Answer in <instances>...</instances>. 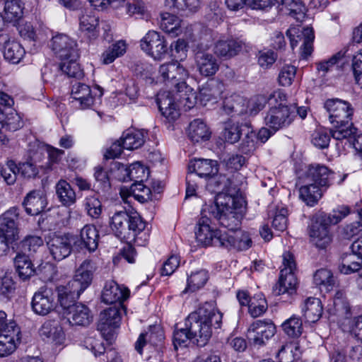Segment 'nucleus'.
Segmentation results:
<instances>
[{
  "instance_id": "338daca9",
  "label": "nucleus",
  "mask_w": 362,
  "mask_h": 362,
  "mask_svg": "<svg viewBox=\"0 0 362 362\" xmlns=\"http://www.w3.org/2000/svg\"><path fill=\"white\" fill-rule=\"evenodd\" d=\"M356 132L352 134L348 140H343V146L344 149L341 151L337 149L339 154L344 153L346 147L353 146L354 149L358 152L360 157L362 158V134L355 136Z\"/></svg>"
},
{
  "instance_id": "6e6552de",
  "label": "nucleus",
  "mask_w": 362,
  "mask_h": 362,
  "mask_svg": "<svg viewBox=\"0 0 362 362\" xmlns=\"http://www.w3.org/2000/svg\"><path fill=\"white\" fill-rule=\"evenodd\" d=\"M296 117V105H272L264 118L265 124L274 131L289 126Z\"/></svg>"
},
{
  "instance_id": "6ab92c4d",
  "label": "nucleus",
  "mask_w": 362,
  "mask_h": 362,
  "mask_svg": "<svg viewBox=\"0 0 362 362\" xmlns=\"http://www.w3.org/2000/svg\"><path fill=\"white\" fill-rule=\"evenodd\" d=\"M71 99L72 106L81 110L90 108L94 103L90 86L80 82L72 85Z\"/></svg>"
},
{
  "instance_id": "4468645a",
  "label": "nucleus",
  "mask_w": 362,
  "mask_h": 362,
  "mask_svg": "<svg viewBox=\"0 0 362 362\" xmlns=\"http://www.w3.org/2000/svg\"><path fill=\"white\" fill-rule=\"evenodd\" d=\"M276 332V327L271 322L256 320L247 329V337L256 346H264Z\"/></svg>"
},
{
  "instance_id": "c9c22d12",
  "label": "nucleus",
  "mask_w": 362,
  "mask_h": 362,
  "mask_svg": "<svg viewBox=\"0 0 362 362\" xmlns=\"http://www.w3.org/2000/svg\"><path fill=\"white\" fill-rule=\"evenodd\" d=\"M160 28L173 36H177L182 32L180 20L169 13H164L161 15Z\"/></svg>"
},
{
  "instance_id": "4d7b16f0",
  "label": "nucleus",
  "mask_w": 362,
  "mask_h": 362,
  "mask_svg": "<svg viewBox=\"0 0 362 362\" xmlns=\"http://www.w3.org/2000/svg\"><path fill=\"white\" fill-rule=\"evenodd\" d=\"M297 351H298V346L296 344L282 346L277 354L278 362H293L296 358H298L296 353Z\"/></svg>"
},
{
  "instance_id": "412c9836",
  "label": "nucleus",
  "mask_w": 362,
  "mask_h": 362,
  "mask_svg": "<svg viewBox=\"0 0 362 362\" xmlns=\"http://www.w3.org/2000/svg\"><path fill=\"white\" fill-rule=\"evenodd\" d=\"M310 236L311 241L319 248H325L331 242L329 225L322 221L320 215L315 218L311 226Z\"/></svg>"
},
{
  "instance_id": "680f3d73",
  "label": "nucleus",
  "mask_w": 362,
  "mask_h": 362,
  "mask_svg": "<svg viewBox=\"0 0 362 362\" xmlns=\"http://www.w3.org/2000/svg\"><path fill=\"white\" fill-rule=\"evenodd\" d=\"M256 133L253 131L248 132L240 145V150L243 153L248 154L254 151L258 146Z\"/></svg>"
},
{
  "instance_id": "79ce46f5",
  "label": "nucleus",
  "mask_w": 362,
  "mask_h": 362,
  "mask_svg": "<svg viewBox=\"0 0 362 362\" xmlns=\"http://www.w3.org/2000/svg\"><path fill=\"white\" fill-rule=\"evenodd\" d=\"M297 284L298 279L295 272H287V274H284L282 272H280L277 293L279 295L286 293L292 294L296 291Z\"/></svg>"
},
{
  "instance_id": "72a5a7b5",
  "label": "nucleus",
  "mask_w": 362,
  "mask_h": 362,
  "mask_svg": "<svg viewBox=\"0 0 362 362\" xmlns=\"http://www.w3.org/2000/svg\"><path fill=\"white\" fill-rule=\"evenodd\" d=\"M80 241L81 246L90 252L95 251L98 247V233L93 225L87 224L83 227L80 232Z\"/></svg>"
},
{
  "instance_id": "e2e57ef3",
  "label": "nucleus",
  "mask_w": 362,
  "mask_h": 362,
  "mask_svg": "<svg viewBox=\"0 0 362 362\" xmlns=\"http://www.w3.org/2000/svg\"><path fill=\"white\" fill-rule=\"evenodd\" d=\"M128 177L130 180H142L144 177H147L148 172L146 168L139 162H136L130 165L126 169Z\"/></svg>"
},
{
  "instance_id": "a19ab883",
  "label": "nucleus",
  "mask_w": 362,
  "mask_h": 362,
  "mask_svg": "<svg viewBox=\"0 0 362 362\" xmlns=\"http://www.w3.org/2000/svg\"><path fill=\"white\" fill-rule=\"evenodd\" d=\"M16 270L23 279H27L35 273L33 264L28 256L25 253L18 254L14 259Z\"/></svg>"
},
{
  "instance_id": "49530a36",
  "label": "nucleus",
  "mask_w": 362,
  "mask_h": 362,
  "mask_svg": "<svg viewBox=\"0 0 362 362\" xmlns=\"http://www.w3.org/2000/svg\"><path fill=\"white\" fill-rule=\"evenodd\" d=\"M313 282L320 290L328 291L332 289L334 284L333 275L328 269H319L313 276Z\"/></svg>"
},
{
  "instance_id": "58836bf2",
  "label": "nucleus",
  "mask_w": 362,
  "mask_h": 362,
  "mask_svg": "<svg viewBox=\"0 0 362 362\" xmlns=\"http://www.w3.org/2000/svg\"><path fill=\"white\" fill-rule=\"evenodd\" d=\"M127 51V44L124 40H119L109 47L102 54L101 62L104 64L113 62L117 58L122 57Z\"/></svg>"
},
{
  "instance_id": "7ed1b4c3",
  "label": "nucleus",
  "mask_w": 362,
  "mask_h": 362,
  "mask_svg": "<svg viewBox=\"0 0 362 362\" xmlns=\"http://www.w3.org/2000/svg\"><path fill=\"white\" fill-rule=\"evenodd\" d=\"M222 313L212 303H206L190 313L185 320V327L176 329L173 334L175 349L186 346L189 341L204 346L212 335V329L220 328Z\"/></svg>"
},
{
  "instance_id": "c85d7f7f",
  "label": "nucleus",
  "mask_w": 362,
  "mask_h": 362,
  "mask_svg": "<svg viewBox=\"0 0 362 362\" xmlns=\"http://www.w3.org/2000/svg\"><path fill=\"white\" fill-rule=\"evenodd\" d=\"M98 17L90 12L83 14L79 18V28L88 38L95 39L99 35Z\"/></svg>"
},
{
  "instance_id": "dca6fc26",
  "label": "nucleus",
  "mask_w": 362,
  "mask_h": 362,
  "mask_svg": "<svg viewBox=\"0 0 362 362\" xmlns=\"http://www.w3.org/2000/svg\"><path fill=\"white\" fill-rule=\"evenodd\" d=\"M51 47L60 59L78 57L76 42L66 35L58 34L54 36L51 41Z\"/></svg>"
},
{
  "instance_id": "bb28decb",
  "label": "nucleus",
  "mask_w": 362,
  "mask_h": 362,
  "mask_svg": "<svg viewBox=\"0 0 362 362\" xmlns=\"http://www.w3.org/2000/svg\"><path fill=\"white\" fill-rule=\"evenodd\" d=\"M23 204L28 214L35 216L45 209L47 206V199L43 192L33 190L27 194Z\"/></svg>"
},
{
  "instance_id": "9d476101",
  "label": "nucleus",
  "mask_w": 362,
  "mask_h": 362,
  "mask_svg": "<svg viewBox=\"0 0 362 362\" xmlns=\"http://www.w3.org/2000/svg\"><path fill=\"white\" fill-rule=\"evenodd\" d=\"M286 35L290 40L292 49L297 46L298 42H303L300 46L302 57L306 58L311 54L313 42L315 39L314 31L312 28L291 27L287 30Z\"/></svg>"
},
{
  "instance_id": "1a4fd4ad",
  "label": "nucleus",
  "mask_w": 362,
  "mask_h": 362,
  "mask_svg": "<svg viewBox=\"0 0 362 362\" xmlns=\"http://www.w3.org/2000/svg\"><path fill=\"white\" fill-rule=\"evenodd\" d=\"M21 329L14 321L0 323V357L11 354L21 340Z\"/></svg>"
},
{
  "instance_id": "f3484780",
  "label": "nucleus",
  "mask_w": 362,
  "mask_h": 362,
  "mask_svg": "<svg viewBox=\"0 0 362 362\" xmlns=\"http://www.w3.org/2000/svg\"><path fill=\"white\" fill-rule=\"evenodd\" d=\"M198 47L199 50L195 53L194 59L199 74L204 76L214 75L219 68L216 58L212 54L204 51L209 47L208 45L201 42Z\"/></svg>"
},
{
  "instance_id": "37998d69",
  "label": "nucleus",
  "mask_w": 362,
  "mask_h": 362,
  "mask_svg": "<svg viewBox=\"0 0 362 362\" xmlns=\"http://www.w3.org/2000/svg\"><path fill=\"white\" fill-rule=\"evenodd\" d=\"M245 102L243 97L235 94L232 95L224 100L223 110L227 115L233 112L242 114L245 111Z\"/></svg>"
},
{
  "instance_id": "4c0bfd02",
  "label": "nucleus",
  "mask_w": 362,
  "mask_h": 362,
  "mask_svg": "<svg viewBox=\"0 0 362 362\" xmlns=\"http://www.w3.org/2000/svg\"><path fill=\"white\" fill-rule=\"evenodd\" d=\"M209 279V274L205 269H199L191 272L187 277V284L184 293L190 291L194 292L202 288Z\"/></svg>"
},
{
  "instance_id": "393cba45",
  "label": "nucleus",
  "mask_w": 362,
  "mask_h": 362,
  "mask_svg": "<svg viewBox=\"0 0 362 362\" xmlns=\"http://www.w3.org/2000/svg\"><path fill=\"white\" fill-rule=\"evenodd\" d=\"M244 43L238 39L223 37L217 40L214 45V52L216 55L229 59L240 52Z\"/></svg>"
},
{
  "instance_id": "3c124183",
  "label": "nucleus",
  "mask_w": 362,
  "mask_h": 362,
  "mask_svg": "<svg viewBox=\"0 0 362 362\" xmlns=\"http://www.w3.org/2000/svg\"><path fill=\"white\" fill-rule=\"evenodd\" d=\"M165 6L177 10L196 12L200 7V0H165Z\"/></svg>"
},
{
  "instance_id": "4be33fe9",
  "label": "nucleus",
  "mask_w": 362,
  "mask_h": 362,
  "mask_svg": "<svg viewBox=\"0 0 362 362\" xmlns=\"http://www.w3.org/2000/svg\"><path fill=\"white\" fill-rule=\"evenodd\" d=\"M49 253L54 259L61 261L71 252V240L67 235L54 236L47 242Z\"/></svg>"
},
{
  "instance_id": "a211bd4d",
  "label": "nucleus",
  "mask_w": 362,
  "mask_h": 362,
  "mask_svg": "<svg viewBox=\"0 0 362 362\" xmlns=\"http://www.w3.org/2000/svg\"><path fill=\"white\" fill-rule=\"evenodd\" d=\"M18 210L11 208L0 216V234L5 235L8 240L16 241L18 239Z\"/></svg>"
},
{
  "instance_id": "5fc2aeb1",
  "label": "nucleus",
  "mask_w": 362,
  "mask_h": 362,
  "mask_svg": "<svg viewBox=\"0 0 362 362\" xmlns=\"http://www.w3.org/2000/svg\"><path fill=\"white\" fill-rule=\"evenodd\" d=\"M18 169L17 165L13 160H8L0 168L1 176L9 185H13L16 180Z\"/></svg>"
},
{
  "instance_id": "5701e85b",
  "label": "nucleus",
  "mask_w": 362,
  "mask_h": 362,
  "mask_svg": "<svg viewBox=\"0 0 362 362\" xmlns=\"http://www.w3.org/2000/svg\"><path fill=\"white\" fill-rule=\"evenodd\" d=\"M129 296V291L127 288L118 285L114 281H106L103 292L102 300L107 304L120 303Z\"/></svg>"
},
{
  "instance_id": "2f4dec72",
  "label": "nucleus",
  "mask_w": 362,
  "mask_h": 362,
  "mask_svg": "<svg viewBox=\"0 0 362 362\" xmlns=\"http://www.w3.org/2000/svg\"><path fill=\"white\" fill-rule=\"evenodd\" d=\"M56 194L62 205L69 206L76 200L74 190L65 180H60L55 186Z\"/></svg>"
},
{
  "instance_id": "8fccbe9b",
  "label": "nucleus",
  "mask_w": 362,
  "mask_h": 362,
  "mask_svg": "<svg viewBox=\"0 0 362 362\" xmlns=\"http://www.w3.org/2000/svg\"><path fill=\"white\" fill-rule=\"evenodd\" d=\"M282 329L290 337L298 338L303 333V324L300 318L292 316L283 322Z\"/></svg>"
},
{
  "instance_id": "e433bc0d",
  "label": "nucleus",
  "mask_w": 362,
  "mask_h": 362,
  "mask_svg": "<svg viewBox=\"0 0 362 362\" xmlns=\"http://www.w3.org/2000/svg\"><path fill=\"white\" fill-rule=\"evenodd\" d=\"M162 339L161 334L158 335L151 330L141 333L135 342V349L139 354H141L144 348L150 349L152 346H156L158 341H161Z\"/></svg>"
},
{
  "instance_id": "39448f33",
  "label": "nucleus",
  "mask_w": 362,
  "mask_h": 362,
  "mask_svg": "<svg viewBox=\"0 0 362 362\" xmlns=\"http://www.w3.org/2000/svg\"><path fill=\"white\" fill-rule=\"evenodd\" d=\"M110 225L115 235L122 240L141 245L147 240L148 234L144 232L145 222L137 214L117 211L111 217Z\"/></svg>"
},
{
  "instance_id": "2eb2a0df",
  "label": "nucleus",
  "mask_w": 362,
  "mask_h": 362,
  "mask_svg": "<svg viewBox=\"0 0 362 362\" xmlns=\"http://www.w3.org/2000/svg\"><path fill=\"white\" fill-rule=\"evenodd\" d=\"M55 297L50 288H41L33 297L31 306L33 311L41 316L49 314L55 308Z\"/></svg>"
},
{
  "instance_id": "f704fd0d",
  "label": "nucleus",
  "mask_w": 362,
  "mask_h": 362,
  "mask_svg": "<svg viewBox=\"0 0 362 362\" xmlns=\"http://www.w3.org/2000/svg\"><path fill=\"white\" fill-rule=\"evenodd\" d=\"M323 189L313 183H305L300 189V199L309 206H314L322 197Z\"/></svg>"
},
{
  "instance_id": "bf43d9fd",
  "label": "nucleus",
  "mask_w": 362,
  "mask_h": 362,
  "mask_svg": "<svg viewBox=\"0 0 362 362\" xmlns=\"http://www.w3.org/2000/svg\"><path fill=\"white\" fill-rule=\"evenodd\" d=\"M223 136L226 141L230 144H234L239 141L240 138V130L238 123L229 121L226 123Z\"/></svg>"
},
{
  "instance_id": "f257e3e1",
  "label": "nucleus",
  "mask_w": 362,
  "mask_h": 362,
  "mask_svg": "<svg viewBox=\"0 0 362 362\" xmlns=\"http://www.w3.org/2000/svg\"><path fill=\"white\" fill-rule=\"evenodd\" d=\"M243 199L237 188H229L219 192L215 199L211 212L219 223L228 228L226 232L222 247L237 250H246L252 246V240L247 232L235 230L243 218L241 208Z\"/></svg>"
},
{
  "instance_id": "a878e982",
  "label": "nucleus",
  "mask_w": 362,
  "mask_h": 362,
  "mask_svg": "<svg viewBox=\"0 0 362 362\" xmlns=\"http://www.w3.org/2000/svg\"><path fill=\"white\" fill-rule=\"evenodd\" d=\"M189 173L199 177H210L218 173L216 161L211 159H194L188 165Z\"/></svg>"
},
{
  "instance_id": "f03ea898",
  "label": "nucleus",
  "mask_w": 362,
  "mask_h": 362,
  "mask_svg": "<svg viewBox=\"0 0 362 362\" xmlns=\"http://www.w3.org/2000/svg\"><path fill=\"white\" fill-rule=\"evenodd\" d=\"M158 73L163 81H175L176 93L161 90L157 95V103L162 115L169 121H175L180 117V105L185 110L195 105L197 95L192 88L187 85L185 80L188 77V71L177 61L165 63L160 66Z\"/></svg>"
},
{
  "instance_id": "69168bd1",
  "label": "nucleus",
  "mask_w": 362,
  "mask_h": 362,
  "mask_svg": "<svg viewBox=\"0 0 362 362\" xmlns=\"http://www.w3.org/2000/svg\"><path fill=\"white\" fill-rule=\"evenodd\" d=\"M15 290V283L9 274L0 278V296L8 298Z\"/></svg>"
},
{
  "instance_id": "ddd939ff",
  "label": "nucleus",
  "mask_w": 362,
  "mask_h": 362,
  "mask_svg": "<svg viewBox=\"0 0 362 362\" xmlns=\"http://www.w3.org/2000/svg\"><path fill=\"white\" fill-rule=\"evenodd\" d=\"M140 47L143 51L153 59L160 60L167 53V43L159 33L150 30L140 41Z\"/></svg>"
},
{
  "instance_id": "7c9ffc66",
  "label": "nucleus",
  "mask_w": 362,
  "mask_h": 362,
  "mask_svg": "<svg viewBox=\"0 0 362 362\" xmlns=\"http://www.w3.org/2000/svg\"><path fill=\"white\" fill-rule=\"evenodd\" d=\"M210 134L207 125L202 119H194L189 124L188 136L192 142L206 141L209 139Z\"/></svg>"
},
{
  "instance_id": "ea45409f",
  "label": "nucleus",
  "mask_w": 362,
  "mask_h": 362,
  "mask_svg": "<svg viewBox=\"0 0 362 362\" xmlns=\"http://www.w3.org/2000/svg\"><path fill=\"white\" fill-rule=\"evenodd\" d=\"M23 8L21 0H6L4 18L8 22H16L22 17Z\"/></svg>"
},
{
  "instance_id": "20e7f679",
  "label": "nucleus",
  "mask_w": 362,
  "mask_h": 362,
  "mask_svg": "<svg viewBox=\"0 0 362 362\" xmlns=\"http://www.w3.org/2000/svg\"><path fill=\"white\" fill-rule=\"evenodd\" d=\"M324 107L332 125L330 134L337 141L336 148L340 152L343 151V140H348L355 133L352 124L354 107L348 101L339 98L327 99L324 103Z\"/></svg>"
},
{
  "instance_id": "09e8293b",
  "label": "nucleus",
  "mask_w": 362,
  "mask_h": 362,
  "mask_svg": "<svg viewBox=\"0 0 362 362\" xmlns=\"http://www.w3.org/2000/svg\"><path fill=\"white\" fill-rule=\"evenodd\" d=\"M83 206L88 216L93 218H98L102 214L103 206L101 202L95 195L87 196L84 198Z\"/></svg>"
},
{
  "instance_id": "aec40b11",
  "label": "nucleus",
  "mask_w": 362,
  "mask_h": 362,
  "mask_svg": "<svg viewBox=\"0 0 362 362\" xmlns=\"http://www.w3.org/2000/svg\"><path fill=\"white\" fill-rule=\"evenodd\" d=\"M0 45L3 46L5 59L12 64H18L25 54L22 45L18 42L11 39L7 34L0 35Z\"/></svg>"
},
{
  "instance_id": "774afa93",
  "label": "nucleus",
  "mask_w": 362,
  "mask_h": 362,
  "mask_svg": "<svg viewBox=\"0 0 362 362\" xmlns=\"http://www.w3.org/2000/svg\"><path fill=\"white\" fill-rule=\"evenodd\" d=\"M352 68L356 83L362 88V52H358L354 57Z\"/></svg>"
},
{
  "instance_id": "0e129e2a",
  "label": "nucleus",
  "mask_w": 362,
  "mask_h": 362,
  "mask_svg": "<svg viewBox=\"0 0 362 362\" xmlns=\"http://www.w3.org/2000/svg\"><path fill=\"white\" fill-rule=\"evenodd\" d=\"M83 346L90 350L95 356L105 352V346L100 339L93 337H86L83 341Z\"/></svg>"
},
{
  "instance_id": "603ef678",
  "label": "nucleus",
  "mask_w": 362,
  "mask_h": 362,
  "mask_svg": "<svg viewBox=\"0 0 362 362\" xmlns=\"http://www.w3.org/2000/svg\"><path fill=\"white\" fill-rule=\"evenodd\" d=\"M297 68L291 64L284 65L279 70V84L281 86H290L296 78Z\"/></svg>"
},
{
  "instance_id": "6e6d98bb",
  "label": "nucleus",
  "mask_w": 362,
  "mask_h": 362,
  "mask_svg": "<svg viewBox=\"0 0 362 362\" xmlns=\"http://www.w3.org/2000/svg\"><path fill=\"white\" fill-rule=\"evenodd\" d=\"M42 238L37 235H28L21 242V248L25 253L31 255L43 245Z\"/></svg>"
},
{
  "instance_id": "473e14b6",
  "label": "nucleus",
  "mask_w": 362,
  "mask_h": 362,
  "mask_svg": "<svg viewBox=\"0 0 362 362\" xmlns=\"http://www.w3.org/2000/svg\"><path fill=\"white\" fill-rule=\"evenodd\" d=\"M123 148L127 150H134L141 147L145 142V132L144 130H127L121 137Z\"/></svg>"
},
{
  "instance_id": "de8ad7c7",
  "label": "nucleus",
  "mask_w": 362,
  "mask_h": 362,
  "mask_svg": "<svg viewBox=\"0 0 362 362\" xmlns=\"http://www.w3.org/2000/svg\"><path fill=\"white\" fill-rule=\"evenodd\" d=\"M78 57H69L68 59H61L59 64L61 74H64L69 77L80 78L83 76L82 70L77 63Z\"/></svg>"
},
{
  "instance_id": "c03bdc74",
  "label": "nucleus",
  "mask_w": 362,
  "mask_h": 362,
  "mask_svg": "<svg viewBox=\"0 0 362 362\" xmlns=\"http://www.w3.org/2000/svg\"><path fill=\"white\" fill-rule=\"evenodd\" d=\"M4 116L0 120V126L10 131L15 132L23 127V121L21 116L13 110L4 112L1 110Z\"/></svg>"
},
{
  "instance_id": "052dcab7",
  "label": "nucleus",
  "mask_w": 362,
  "mask_h": 362,
  "mask_svg": "<svg viewBox=\"0 0 362 362\" xmlns=\"http://www.w3.org/2000/svg\"><path fill=\"white\" fill-rule=\"evenodd\" d=\"M120 6L129 16L141 14L144 11L143 4L137 0H122Z\"/></svg>"
},
{
  "instance_id": "b1692460",
  "label": "nucleus",
  "mask_w": 362,
  "mask_h": 362,
  "mask_svg": "<svg viewBox=\"0 0 362 362\" xmlns=\"http://www.w3.org/2000/svg\"><path fill=\"white\" fill-rule=\"evenodd\" d=\"M68 309L70 316L68 321L72 325L87 326L92 321V315L89 309L82 304H74V302L67 301V306H62Z\"/></svg>"
},
{
  "instance_id": "423d86ee",
  "label": "nucleus",
  "mask_w": 362,
  "mask_h": 362,
  "mask_svg": "<svg viewBox=\"0 0 362 362\" xmlns=\"http://www.w3.org/2000/svg\"><path fill=\"white\" fill-rule=\"evenodd\" d=\"M96 269V264L91 259L83 260L76 268L73 279L66 286L57 288L62 306H67L68 300L74 302L91 285Z\"/></svg>"
},
{
  "instance_id": "f8f14e48",
  "label": "nucleus",
  "mask_w": 362,
  "mask_h": 362,
  "mask_svg": "<svg viewBox=\"0 0 362 362\" xmlns=\"http://www.w3.org/2000/svg\"><path fill=\"white\" fill-rule=\"evenodd\" d=\"M120 322L121 315L119 309L116 307H110L100 313L98 329L105 340L110 341L113 339L115 330L119 327Z\"/></svg>"
},
{
  "instance_id": "c756f323",
  "label": "nucleus",
  "mask_w": 362,
  "mask_h": 362,
  "mask_svg": "<svg viewBox=\"0 0 362 362\" xmlns=\"http://www.w3.org/2000/svg\"><path fill=\"white\" fill-rule=\"evenodd\" d=\"M303 316L308 322L314 323L319 320L322 314L321 301L317 298H308L302 308Z\"/></svg>"
},
{
  "instance_id": "864d4df0",
  "label": "nucleus",
  "mask_w": 362,
  "mask_h": 362,
  "mask_svg": "<svg viewBox=\"0 0 362 362\" xmlns=\"http://www.w3.org/2000/svg\"><path fill=\"white\" fill-rule=\"evenodd\" d=\"M350 213V209L347 206H340L337 209H334L332 213L329 214H321L320 217L322 221H325L329 226L332 224H337L345 218Z\"/></svg>"
},
{
  "instance_id": "13d9d810",
  "label": "nucleus",
  "mask_w": 362,
  "mask_h": 362,
  "mask_svg": "<svg viewBox=\"0 0 362 362\" xmlns=\"http://www.w3.org/2000/svg\"><path fill=\"white\" fill-rule=\"evenodd\" d=\"M344 54L339 52L332 55L328 59L321 61L317 64V70L325 76L327 72L332 70L336 64H337L343 58Z\"/></svg>"
},
{
  "instance_id": "a18cd8bd",
  "label": "nucleus",
  "mask_w": 362,
  "mask_h": 362,
  "mask_svg": "<svg viewBox=\"0 0 362 362\" xmlns=\"http://www.w3.org/2000/svg\"><path fill=\"white\" fill-rule=\"evenodd\" d=\"M247 307L249 314L255 318L261 316L267 311L268 305L264 295L259 293L252 297Z\"/></svg>"
},
{
  "instance_id": "0eeeda50",
  "label": "nucleus",
  "mask_w": 362,
  "mask_h": 362,
  "mask_svg": "<svg viewBox=\"0 0 362 362\" xmlns=\"http://www.w3.org/2000/svg\"><path fill=\"white\" fill-rule=\"evenodd\" d=\"M211 206H206L203 209L202 216L197 221L195 228V237L197 243L203 246L222 247L226 230H219L211 225V221L206 215V211L211 212Z\"/></svg>"
},
{
  "instance_id": "9b49d317",
  "label": "nucleus",
  "mask_w": 362,
  "mask_h": 362,
  "mask_svg": "<svg viewBox=\"0 0 362 362\" xmlns=\"http://www.w3.org/2000/svg\"><path fill=\"white\" fill-rule=\"evenodd\" d=\"M334 173L325 165L311 164L307 167L302 179L304 183H313L326 189L332 184Z\"/></svg>"
},
{
  "instance_id": "cd10ccee",
  "label": "nucleus",
  "mask_w": 362,
  "mask_h": 362,
  "mask_svg": "<svg viewBox=\"0 0 362 362\" xmlns=\"http://www.w3.org/2000/svg\"><path fill=\"white\" fill-rule=\"evenodd\" d=\"M40 336L55 345H62L65 341L62 327L55 321H46L40 329Z\"/></svg>"
}]
</instances>
